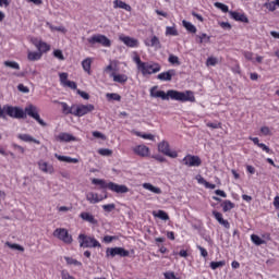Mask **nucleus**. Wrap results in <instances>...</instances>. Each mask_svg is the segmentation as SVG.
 <instances>
[{
	"instance_id": "obj_20",
	"label": "nucleus",
	"mask_w": 279,
	"mask_h": 279,
	"mask_svg": "<svg viewBox=\"0 0 279 279\" xmlns=\"http://www.w3.org/2000/svg\"><path fill=\"white\" fill-rule=\"evenodd\" d=\"M110 77L113 78L114 83L119 84H125L129 80L128 75L124 73H116V72H110Z\"/></svg>"
},
{
	"instance_id": "obj_14",
	"label": "nucleus",
	"mask_w": 279,
	"mask_h": 279,
	"mask_svg": "<svg viewBox=\"0 0 279 279\" xmlns=\"http://www.w3.org/2000/svg\"><path fill=\"white\" fill-rule=\"evenodd\" d=\"M68 76H69V74L66 72L59 73L61 85H63L64 87H69L73 90H76L77 84L74 81L68 80Z\"/></svg>"
},
{
	"instance_id": "obj_13",
	"label": "nucleus",
	"mask_w": 279,
	"mask_h": 279,
	"mask_svg": "<svg viewBox=\"0 0 279 279\" xmlns=\"http://www.w3.org/2000/svg\"><path fill=\"white\" fill-rule=\"evenodd\" d=\"M119 40L122 41L129 48H138L140 46L138 39L123 34L119 36Z\"/></svg>"
},
{
	"instance_id": "obj_21",
	"label": "nucleus",
	"mask_w": 279,
	"mask_h": 279,
	"mask_svg": "<svg viewBox=\"0 0 279 279\" xmlns=\"http://www.w3.org/2000/svg\"><path fill=\"white\" fill-rule=\"evenodd\" d=\"M80 218L93 226H97L98 223V220H96L95 216L89 214V211H82V214H80Z\"/></svg>"
},
{
	"instance_id": "obj_56",
	"label": "nucleus",
	"mask_w": 279,
	"mask_h": 279,
	"mask_svg": "<svg viewBox=\"0 0 279 279\" xmlns=\"http://www.w3.org/2000/svg\"><path fill=\"white\" fill-rule=\"evenodd\" d=\"M260 132H262V135H264V136H270L271 135V131H270L269 126H266V125L260 128Z\"/></svg>"
},
{
	"instance_id": "obj_26",
	"label": "nucleus",
	"mask_w": 279,
	"mask_h": 279,
	"mask_svg": "<svg viewBox=\"0 0 279 279\" xmlns=\"http://www.w3.org/2000/svg\"><path fill=\"white\" fill-rule=\"evenodd\" d=\"M62 107V113L65 116L72 114L74 116V110H75V104L72 106H69L65 101L60 102Z\"/></svg>"
},
{
	"instance_id": "obj_30",
	"label": "nucleus",
	"mask_w": 279,
	"mask_h": 279,
	"mask_svg": "<svg viewBox=\"0 0 279 279\" xmlns=\"http://www.w3.org/2000/svg\"><path fill=\"white\" fill-rule=\"evenodd\" d=\"M38 167H39V170L43 171L44 173H52L53 172L52 166H48L47 161H39Z\"/></svg>"
},
{
	"instance_id": "obj_58",
	"label": "nucleus",
	"mask_w": 279,
	"mask_h": 279,
	"mask_svg": "<svg viewBox=\"0 0 279 279\" xmlns=\"http://www.w3.org/2000/svg\"><path fill=\"white\" fill-rule=\"evenodd\" d=\"M61 279H75V277H72V275L70 272H68V270H62Z\"/></svg>"
},
{
	"instance_id": "obj_29",
	"label": "nucleus",
	"mask_w": 279,
	"mask_h": 279,
	"mask_svg": "<svg viewBox=\"0 0 279 279\" xmlns=\"http://www.w3.org/2000/svg\"><path fill=\"white\" fill-rule=\"evenodd\" d=\"M54 157L61 162L68 163H78V159H74L73 157H65L64 155H54Z\"/></svg>"
},
{
	"instance_id": "obj_3",
	"label": "nucleus",
	"mask_w": 279,
	"mask_h": 279,
	"mask_svg": "<svg viewBox=\"0 0 279 279\" xmlns=\"http://www.w3.org/2000/svg\"><path fill=\"white\" fill-rule=\"evenodd\" d=\"M92 183L94 185H98L101 190L108 189L109 191L117 194H125L130 191L126 185H118V183H112V181L107 183L105 179H92Z\"/></svg>"
},
{
	"instance_id": "obj_60",
	"label": "nucleus",
	"mask_w": 279,
	"mask_h": 279,
	"mask_svg": "<svg viewBox=\"0 0 279 279\" xmlns=\"http://www.w3.org/2000/svg\"><path fill=\"white\" fill-rule=\"evenodd\" d=\"M153 159L157 160L158 162H166V157H162V155H153Z\"/></svg>"
},
{
	"instance_id": "obj_19",
	"label": "nucleus",
	"mask_w": 279,
	"mask_h": 279,
	"mask_svg": "<svg viewBox=\"0 0 279 279\" xmlns=\"http://www.w3.org/2000/svg\"><path fill=\"white\" fill-rule=\"evenodd\" d=\"M229 14L231 15V19L234 20L235 22H241V23H248V17L246 16L245 13H240L238 11H230Z\"/></svg>"
},
{
	"instance_id": "obj_64",
	"label": "nucleus",
	"mask_w": 279,
	"mask_h": 279,
	"mask_svg": "<svg viewBox=\"0 0 279 279\" xmlns=\"http://www.w3.org/2000/svg\"><path fill=\"white\" fill-rule=\"evenodd\" d=\"M274 206L277 210H279V196H275L274 198Z\"/></svg>"
},
{
	"instance_id": "obj_5",
	"label": "nucleus",
	"mask_w": 279,
	"mask_h": 279,
	"mask_svg": "<svg viewBox=\"0 0 279 279\" xmlns=\"http://www.w3.org/2000/svg\"><path fill=\"white\" fill-rule=\"evenodd\" d=\"M161 65L158 62H144L138 70L143 76L153 75L160 72Z\"/></svg>"
},
{
	"instance_id": "obj_4",
	"label": "nucleus",
	"mask_w": 279,
	"mask_h": 279,
	"mask_svg": "<svg viewBox=\"0 0 279 279\" xmlns=\"http://www.w3.org/2000/svg\"><path fill=\"white\" fill-rule=\"evenodd\" d=\"M80 246L84 248L101 247V244L95 238L80 233L78 235Z\"/></svg>"
},
{
	"instance_id": "obj_52",
	"label": "nucleus",
	"mask_w": 279,
	"mask_h": 279,
	"mask_svg": "<svg viewBox=\"0 0 279 279\" xmlns=\"http://www.w3.org/2000/svg\"><path fill=\"white\" fill-rule=\"evenodd\" d=\"M98 154L100 156H111L112 155V150H110L109 148H99Z\"/></svg>"
},
{
	"instance_id": "obj_28",
	"label": "nucleus",
	"mask_w": 279,
	"mask_h": 279,
	"mask_svg": "<svg viewBox=\"0 0 279 279\" xmlns=\"http://www.w3.org/2000/svg\"><path fill=\"white\" fill-rule=\"evenodd\" d=\"M41 57H43L41 52L39 51H32V50L27 51V59L29 62L39 61Z\"/></svg>"
},
{
	"instance_id": "obj_11",
	"label": "nucleus",
	"mask_w": 279,
	"mask_h": 279,
	"mask_svg": "<svg viewBox=\"0 0 279 279\" xmlns=\"http://www.w3.org/2000/svg\"><path fill=\"white\" fill-rule=\"evenodd\" d=\"M183 163L186 167H199L202 165V159L197 155H186L183 159Z\"/></svg>"
},
{
	"instance_id": "obj_23",
	"label": "nucleus",
	"mask_w": 279,
	"mask_h": 279,
	"mask_svg": "<svg viewBox=\"0 0 279 279\" xmlns=\"http://www.w3.org/2000/svg\"><path fill=\"white\" fill-rule=\"evenodd\" d=\"M17 138L25 143H34L36 145L40 144L39 140H36L35 137H33L32 135H29L27 133L17 134Z\"/></svg>"
},
{
	"instance_id": "obj_17",
	"label": "nucleus",
	"mask_w": 279,
	"mask_h": 279,
	"mask_svg": "<svg viewBox=\"0 0 279 279\" xmlns=\"http://www.w3.org/2000/svg\"><path fill=\"white\" fill-rule=\"evenodd\" d=\"M177 72L174 69H170L166 72H161L157 75V78L161 82H170L173 76H175Z\"/></svg>"
},
{
	"instance_id": "obj_22",
	"label": "nucleus",
	"mask_w": 279,
	"mask_h": 279,
	"mask_svg": "<svg viewBox=\"0 0 279 279\" xmlns=\"http://www.w3.org/2000/svg\"><path fill=\"white\" fill-rule=\"evenodd\" d=\"M145 46L156 48V49L161 48L160 40L156 35H153L150 39L149 38L145 39Z\"/></svg>"
},
{
	"instance_id": "obj_48",
	"label": "nucleus",
	"mask_w": 279,
	"mask_h": 279,
	"mask_svg": "<svg viewBox=\"0 0 279 279\" xmlns=\"http://www.w3.org/2000/svg\"><path fill=\"white\" fill-rule=\"evenodd\" d=\"M53 57L60 61H64V56L62 53L61 49H54L53 50Z\"/></svg>"
},
{
	"instance_id": "obj_35",
	"label": "nucleus",
	"mask_w": 279,
	"mask_h": 279,
	"mask_svg": "<svg viewBox=\"0 0 279 279\" xmlns=\"http://www.w3.org/2000/svg\"><path fill=\"white\" fill-rule=\"evenodd\" d=\"M221 207L223 213H228L232 210L235 207V205L234 203H232V201H223V203H221Z\"/></svg>"
},
{
	"instance_id": "obj_57",
	"label": "nucleus",
	"mask_w": 279,
	"mask_h": 279,
	"mask_svg": "<svg viewBox=\"0 0 279 279\" xmlns=\"http://www.w3.org/2000/svg\"><path fill=\"white\" fill-rule=\"evenodd\" d=\"M243 56L245 57V59L247 61H252L254 63V60H253L254 53L252 51L245 50V51H243Z\"/></svg>"
},
{
	"instance_id": "obj_51",
	"label": "nucleus",
	"mask_w": 279,
	"mask_h": 279,
	"mask_svg": "<svg viewBox=\"0 0 279 279\" xmlns=\"http://www.w3.org/2000/svg\"><path fill=\"white\" fill-rule=\"evenodd\" d=\"M168 61H169V63H171L173 65L174 64L180 65V60H179L178 56L170 54Z\"/></svg>"
},
{
	"instance_id": "obj_63",
	"label": "nucleus",
	"mask_w": 279,
	"mask_h": 279,
	"mask_svg": "<svg viewBox=\"0 0 279 279\" xmlns=\"http://www.w3.org/2000/svg\"><path fill=\"white\" fill-rule=\"evenodd\" d=\"M11 0H0V8H9Z\"/></svg>"
},
{
	"instance_id": "obj_18",
	"label": "nucleus",
	"mask_w": 279,
	"mask_h": 279,
	"mask_svg": "<svg viewBox=\"0 0 279 279\" xmlns=\"http://www.w3.org/2000/svg\"><path fill=\"white\" fill-rule=\"evenodd\" d=\"M106 198L107 196H99V194H96V192H88L86 194V199L89 204H98Z\"/></svg>"
},
{
	"instance_id": "obj_34",
	"label": "nucleus",
	"mask_w": 279,
	"mask_h": 279,
	"mask_svg": "<svg viewBox=\"0 0 279 279\" xmlns=\"http://www.w3.org/2000/svg\"><path fill=\"white\" fill-rule=\"evenodd\" d=\"M133 134L143 138V140H148V141H154L155 140V135L151 133H142L140 131H133Z\"/></svg>"
},
{
	"instance_id": "obj_37",
	"label": "nucleus",
	"mask_w": 279,
	"mask_h": 279,
	"mask_svg": "<svg viewBox=\"0 0 279 279\" xmlns=\"http://www.w3.org/2000/svg\"><path fill=\"white\" fill-rule=\"evenodd\" d=\"M196 40L198 44H208L210 41V36L206 33H202L201 35L196 36Z\"/></svg>"
},
{
	"instance_id": "obj_1",
	"label": "nucleus",
	"mask_w": 279,
	"mask_h": 279,
	"mask_svg": "<svg viewBox=\"0 0 279 279\" xmlns=\"http://www.w3.org/2000/svg\"><path fill=\"white\" fill-rule=\"evenodd\" d=\"M7 116L12 119H26V116L33 118L43 128L47 126V123L40 118L38 109L35 105L29 104L23 110L21 107L12 105H0V119L5 120Z\"/></svg>"
},
{
	"instance_id": "obj_38",
	"label": "nucleus",
	"mask_w": 279,
	"mask_h": 279,
	"mask_svg": "<svg viewBox=\"0 0 279 279\" xmlns=\"http://www.w3.org/2000/svg\"><path fill=\"white\" fill-rule=\"evenodd\" d=\"M155 217L163 220V221H167L169 220V216L167 214V211H163L162 209H159L158 211H154L153 214Z\"/></svg>"
},
{
	"instance_id": "obj_24",
	"label": "nucleus",
	"mask_w": 279,
	"mask_h": 279,
	"mask_svg": "<svg viewBox=\"0 0 279 279\" xmlns=\"http://www.w3.org/2000/svg\"><path fill=\"white\" fill-rule=\"evenodd\" d=\"M213 216L215 217V219L221 225L223 226L226 229H230V222H228L227 220H223V216L222 214H220V211H213Z\"/></svg>"
},
{
	"instance_id": "obj_2",
	"label": "nucleus",
	"mask_w": 279,
	"mask_h": 279,
	"mask_svg": "<svg viewBox=\"0 0 279 279\" xmlns=\"http://www.w3.org/2000/svg\"><path fill=\"white\" fill-rule=\"evenodd\" d=\"M150 96L154 98H161L162 100H175L180 102H195V96L192 90L180 92L177 89L157 90V86L151 87Z\"/></svg>"
},
{
	"instance_id": "obj_10",
	"label": "nucleus",
	"mask_w": 279,
	"mask_h": 279,
	"mask_svg": "<svg viewBox=\"0 0 279 279\" xmlns=\"http://www.w3.org/2000/svg\"><path fill=\"white\" fill-rule=\"evenodd\" d=\"M33 45L36 47V49L41 56L51 50V47L48 43L37 38L33 39Z\"/></svg>"
},
{
	"instance_id": "obj_25",
	"label": "nucleus",
	"mask_w": 279,
	"mask_h": 279,
	"mask_svg": "<svg viewBox=\"0 0 279 279\" xmlns=\"http://www.w3.org/2000/svg\"><path fill=\"white\" fill-rule=\"evenodd\" d=\"M213 216L215 217V219L221 225L223 226L226 229H230V222H228L227 220H223V216L222 214H220V211H213Z\"/></svg>"
},
{
	"instance_id": "obj_32",
	"label": "nucleus",
	"mask_w": 279,
	"mask_h": 279,
	"mask_svg": "<svg viewBox=\"0 0 279 279\" xmlns=\"http://www.w3.org/2000/svg\"><path fill=\"white\" fill-rule=\"evenodd\" d=\"M143 189H145L156 195H160L162 193L160 187H155V185H151V183H143Z\"/></svg>"
},
{
	"instance_id": "obj_42",
	"label": "nucleus",
	"mask_w": 279,
	"mask_h": 279,
	"mask_svg": "<svg viewBox=\"0 0 279 279\" xmlns=\"http://www.w3.org/2000/svg\"><path fill=\"white\" fill-rule=\"evenodd\" d=\"M4 66L7 68H11L13 70H20V64L16 62V61H10V60H7L3 62Z\"/></svg>"
},
{
	"instance_id": "obj_15",
	"label": "nucleus",
	"mask_w": 279,
	"mask_h": 279,
	"mask_svg": "<svg viewBox=\"0 0 279 279\" xmlns=\"http://www.w3.org/2000/svg\"><path fill=\"white\" fill-rule=\"evenodd\" d=\"M133 153L136 156H140L142 158H146V157L149 156L150 150H149L148 146H145V144H140L138 146L133 147Z\"/></svg>"
},
{
	"instance_id": "obj_54",
	"label": "nucleus",
	"mask_w": 279,
	"mask_h": 279,
	"mask_svg": "<svg viewBox=\"0 0 279 279\" xmlns=\"http://www.w3.org/2000/svg\"><path fill=\"white\" fill-rule=\"evenodd\" d=\"M17 90L23 93V94H28L29 93V88L27 86H25L23 83H20L17 85Z\"/></svg>"
},
{
	"instance_id": "obj_49",
	"label": "nucleus",
	"mask_w": 279,
	"mask_h": 279,
	"mask_svg": "<svg viewBox=\"0 0 279 279\" xmlns=\"http://www.w3.org/2000/svg\"><path fill=\"white\" fill-rule=\"evenodd\" d=\"M133 61L136 63L138 71L142 69V66H143L144 63H145V61H142V60H141V57H140L138 54H136V56L133 58Z\"/></svg>"
},
{
	"instance_id": "obj_50",
	"label": "nucleus",
	"mask_w": 279,
	"mask_h": 279,
	"mask_svg": "<svg viewBox=\"0 0 279 279\" xmlns=\"http://www.w3.org/2000/svg\"><path fill=\"white\" fill-rule=\"evenodd\" d=\"M218 63V59L216 57H208L206 61L207 66H215Z\"/></svg>"
},
{
	"instance_id": "obj_47",
	"label": "nucleus",
	"mask_w": 279,
	"mask_h": 279,
	"mask_svg": "<svg viewBox=\"0 0 279 279\" xmlns=\"http://www.w3.org/2000/svg\"><path fill=\"white\" fill-rule=\"evenodd\" d=\"M68 265L82 266V262H77V259H73V257H64Z\"/></svg>"
},
{
	"instance_id": "obj_46",
	"label": "nucleus",
	"mask_w": 279,
	"mask_h": 279,
	"mask_svg": "<svg viewBox=\"0 0 279 279\" xmlns=\"http://www.w3.org/2000/svg\"><path fill=\"white\" fill-rule=\"evenodd\" d=\"M5 245L10 247L11 250H16L19 252H24V246H21V244H11V242H7Z\"/></svg>"
},
{
	"instance_id": "obj_59",
	"label": "nucleus",
	"mask_w": 279,
	"mask_h": 279,
	"mask_svg": "<svg viewBox=\"0 0 279 279\" xmlns=\"http://www.w3.org/2000/svg\"><path fill=\"white\" fill-rule=\"evenodd\" d=\"M197 250H199L202 257L207 258L208 252L206 251V248H204V246H199V244H197Z\"/></svg>"
},
{
	"instance_id": "obj_8",
	"label": "nucleus",
	"mask_w": 279,
	"mask_h": 279,
	"mask_svg": "<svg viewBox=\"0 0 279 279\" xmlns=\"http://www.w3.org/2000/svg\"><path fill=\"white\" fill-rule=\"evenodd\" d=\"M158 151L163 154L167 157L170 158H178V153L177 150H171L170 149V144L168 141H161L158 143Z\"/></svg>"
},
{
	"instance_id": "obj_7",
	"label": "nucleus",
	"mask_w": 279,
	"mask_h": 279,
	"mask_svg": "<svg viewBox=\"0 0 279 279\" xmlns=\"http://www.w3.org/2000/svg\"><path fill=\"white\" fill-rule=\"evenodd\" d=\"M95 109V106L93 104H74V117L82 118L90 112H93Z\"/></svg>"
},
{
	"instance_id": "obj_36",
	"label": "nucleus",
	"mask_w": 279,
	"mask_h": 279,
	"mask_svg": "<svg viewBox=\"0 0 279 279\" xmlns=\"http://www.w3.org/2000/svg\"><path fill=\"white\" fill-rule=\"evenodd\" d=\"M118 66V61H116V60H112V61H110V63L107 65V66H105V69H104V73H112V72H116V68Z\"/></svg>"
},
{
	"instance_id": "obj_40",
	"label": "nucleus",
	"mask_w": 279,
	"mask_h": 279,
	"mask_svg": "<svg viewBox=\"0 0 279 279\" xmlns=\"http://www.w3.org/2000/svg\"><path fill=\"white\" fill-rule=\"evenodd\" d=\"M251 240L257 246L266 244L265 240H262V238H259V235H255V233L251 235Z\"/></svg>"
},
{
	"instance_id": "obj_61",
	"label": "nucleus",
	"mask_w": 279,
	"mask_h": 279,
	"mask_svg": "<svg viewBox=\"0 0 279 279\" xmlns=\"http://www.w3.org/2000/svg\"><path fill=\"white\" fill-rule=\"evenodd\" d=\"M207 126L210 128V129L216 130V129H220V128H221V123H220V122H218V123L208 122V123H207Z\"/></svg>"
},
{
	"instance_id": "obj_12",
	"label": "nucleus",
	"mask_w": 279,
	"mask_h": 279,
	"mask_svg": "<svg viewBox=\"0 0 279 279\" xmlns=\"http://www.w3.org/2000/svg\"><path fill=\"white\" fill-rule=\"evenodd\" d=\"M107 257L111 256H121V257H128L130 255L129 251H125V248H121V246H116L114 248H107L106 251Z\"/></svg>"
},
{
	"instance_id": "obj_45",
	"label": "nucleus",
	"mask_w": 279,
	"mask_h": 279,
	"mask_svg": "<svg viewBox=\"0 0 279 279\" xmlns=\"http://www.w3.org/2000/svg\"><path fill=\"white\" fill-rule=\"evenodd\" d=\"M223 266H226V262L225 260H221V262H210V268L213 270H216V269L221 268Z\"/></svg>"
},
{
	"instance_id": "obj_9",
	"label": "nucleus",
	"mask_w": 279,
	"mask_h": 279,
	"mask_svg": "<svg viewBox=\"0 0 279 279\" xmlns=\"http://www.w3.org/2000/svg\"><path fill=\"white\" fill-rule=\"evenodd\" d=\"M53 236L61 240L65 244H71L73 241L72 235L69 234V231H66V229H56L53 231Z\"/></svg>"
},
{
	"instance_id": "obj_31",
	"label": "nucleus",
	"mask_w": 279,
	"mask_h": 279,
	"mask_svg": "<svg viewBox=\"0 0 279 279\" xmlns=\"http://www.w3.org/2000/svg\"><path fill=\"white\" fill-rule=\"evenodd\" d=\"M183 27L190 33V34H196L197 33V28L194 24H192L191 22L183 20L182 21Z\"/></svg>"
},
{
	"instance_id": "obj_53",
	"label": "nucleus",
	"mask_w": 279,
	"mask_h": 279,
	"mask_svg": "<svg viewBox=\"0 0 279 279\" xmlns=\"http://www.w3.org/2000/svg\"><path fill=\"white\" fill-rule=\"evenodd\" d=\"M263 151H265L266 154L272 155V150L270 149L269 146H266L265 143H260L258 146Z\"/></svg>"
},
{
	"instance_id": "obj_43",
	"label": "nucleus",
	"mask_w": 279,
	"mask_h": 279,
	"mask_svg": "<svg viewBox=\"0 0 279 279\" xmlns=\"http://www.w3.org/2000/svg\"><path fill=\"white\" fill-rule=\"evenodd\" d=\"M277 1H267L265 2L264 7L269 10L270 12L276 11Z\"/></svg>"
},
{
	"instance_id": "obj_16",
	"label": "nucleus",
	"mask_w": 279,
	"mask_h": 279,
	"mask_svg": "<svg viewBox=\"0 0 279 279\" xmlns=\"http://www.w3.org/2000/svg\"><path fill=\"white\" fill-rule=\"evenodd\" d=\"M56 141L59 143H71L75 142L76 137L68 132H60L58 135H56Z\"/></svg>"
},
{
	"instance_id": "obj_33",
	"label": "nucleus",
	"mask_w": 279,
	"mask_h": 279,
	"mask_svg": "<svg viewBox=\"0 0 279 279\" xmlns=\"http://www.w3.org/2000/svg\"><path fill=\"white\" fill-rule=\"evenodd\" d=\"M92 59L90 58H86L82 61V66H83V70L88 74L90 75L92 74Z\"/></svg>"
},
{
	"instance_id": "obj_6",
	"label": "nucleus",
	"mask_w": 279,
	"mask_h": 279,
	"mask_svg": "<svg viewBox=\"0 0 279 279\" xmlns=\"http://www.w3.org/2000/svg\"><path fill=\"white\" fill-rule=\"evenodd\" d=\"M87 41L90 46L99 44L106 48L111 47V40L106 35H102V34H94L93 36L87 38Z\"/></svg>"
},
{
	"instance_id": "obj_27",
	"label": "nucleus",
	"mask_w": 279,
	"mask_h": 279,
	"mask_svg": "<svg viewBox=\"0 0 279 279\" xmlns=\"http://www.w3.org/2000/svg\"><path fill=\"white\" fill-rule=\"evenodd\" d=\"M113 8L114 9H122V10H125L126 12H131V10H132L131 5L125 3L122 0H114L113 1Z\"/></svg>"
},
{
	"instance_id": "obj_41",
	"label": "nucleus",
	"mask_w": 279,
	"mask_h": 279,
	"mask_svg": "<svg viewBox=\"0 0 279 279\" xmlns=\"http://www.w3.org/2000/svg\"><path fill=\"white\" fill-rule=\"evenodd\" d=\"M166 35L167 36H178L179 32L175 26H167L166 27Z\"/></svg>"
},
{
	"instance_id": "obj_44",
	"label": "nucleus",
	"mask_w": 279,
	"mask_h": 279,
	"mask_svg": "<svg viewBox=\"0 0 279 279\" xmlns=\"http://www.w3.org/2000/svg\"><path fill=\"white\" fill-rule=\"evenodd\" d=\"M215 7L219 10H221L223 13H228V12L230 13L229 7L222 2H218V1L215 2Z\"/></svg>"
},
{
	"instance_id": "obj_62",
	"label": "nucleus",
	"mask_w": 279,
	"mask_h": 279,
	"mask_svg": "<svg viewBox=\"0 0 279 279\" xmlns=\"http://www.w3.org/2000/svg\"><path fill=\"white\" fill-rule=\"evenodd\" d=\"M114 240H116L114 235H105V238H104L105 243H111Z\"/></svg>"
},
{
	"instance_id": "obj_39",
	"label": "nucleus",
	"mask_w": 279,
	"mask_h": 279,
	"mask_svg": "<svg viewBox=\"0 0 279 279\" xmlns=\"http://www.w3.org/2000/svg\"><path fill=\"white\" fill-rule=\"evenodd\" d=\"M106 97L108 101H121V96L118 93H107Z\"/></svg>"
},
{
	"instance_id": "obj_55",
	"label": "nucleus",
	"mask_w": 279,
	"mask_h": 279,
	"mask_svg": "<svg viewBox=\"0 0 279 279\" xmlns=\"http://www.w3.org/2000/svg\"><path fill=\"white\" fill-rule=\"evenodd\" d=\"M114 208H116L114 203H110L109 205H102V209L106 213H111L112 210H114Z\"/></svg>"
}]
</instances>
